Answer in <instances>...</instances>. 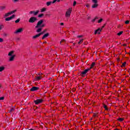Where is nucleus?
<instances>
[{
  "mask_svg": "<svg viewBox=\"0 0 130 130\" xmlns=\"http://www.w3.org/2000/svg\"><path fill=\"white\" fill-rule=\"evenodd\" d=\"M43 23V20L42 19L40 20L38 22L37 25L36 26V28H39L40 27L41 28H43L44 27H45V24H42Z\"/></svg>",
  "mask_w": 130,
  "mask_h": 130,
  "instance_id": "1",
  "label": "nucleus"
},
{
  "mask_svg": "<svg viewBox=\"0 0 130 130\" xmlns=\"http://www.w3.org/2000/svg\"><path fill=\"white\" fill-rule=\"evenodd\" d=\"M36 21H37V18H36V17H31L29 20L28 22L29 23H35V22H36Z\"/></svg>",
  "mask_w": 130,
  "mask_h": 130,
  "instance_id": "2",
  "label": "nucleus"
},
{
  "mask_svg": "<svg viewBox=\"0 0 130 130\" xmlns=\"http://www.w3.org/2000/svg\"><path fill=\"white\" fill-rule=\"evenodd\" d=\"M72 13V9L70 8L67 12L65 14L66 17L67 18H70L71 17V14Z\"/></svg>",
  "mask_w": 130,
  "mask_h": 130,
  "instance_id": "3",
  "label": "nucleus"
},
{
  "mask_svg": "<svg viewBox=\"0 0 130 130\" xmlns=\"http://www.w3.org/2000/svg\"><path fill=\"white\" fill-rule=\"evenodd\" d=\"M90 70V69H87L84 70L83 72H81V76H82V77H84V76H85V75H86V74H87V73H88V72H89Z\"/></svg>",
  "mask_w": 130,
  "mask_h": 130,
  "instance_id": "4",
  "label": "nucleus"
},
{
  "mask_svg": "<svg viewBox=\"0 0 130 130\" xmlns=\"http://www.w3.org/2000/svg\"><path fill=\"white\" fill-rule=\"evenodd\" d=\"M16 17V15L15 14L12 15L10 17H7L5 19V21H11V20H12V19H14Z\"/></svg>",
  "mask_w": 130,
  "mask_h": 130,
  "instance_id": "5",
  "label": "nucleus"
},
{
  "mask_svg": "<svg viewBox=\"0 0 130 130\" xmlns=\"http://www.w3.org/2000/svg\"><path fill=\"white\" fill-rule=\"evenodd\" d=\"M42 100L37 99L36 101H34V103L36 105L40 104V103H42Z\"/></svg>",
  "mask_w": 130,
  "mask_h": 130,
  "instance_id": "6",
  "label": "nucleus"
},
{
  "mask_svg": "<svg viewBox=\"0 0 130 130\" xmlns=\"http://www.w3.org/2000/svg\"><path fill=\"white\" fill-rule=\"evenodd\" d=\"M39 13V11L38 10L36 11V12L35 11L29 12V14H34V16H37Z\"/></svg>",
  "mask_w": 130,
  "mask_h": 130,
  "instance_id": "7",
  "label": "nucleus"
},
{
  "mask_svg": "<svg viewBox=\"0 0 130 130\" xmlns=\"http://www.w3.org/2000/svg\"><path fill=\"white\" fill-rule=\"evenodd\" d=\"M23 28H19L18 29H17L16 31L14 32V34H18V33H21L23 32Z\"/></svg>",
  "mask_w": 130,
  "mask_h": 130,
  "instance_id": "8",
  "label": "nucleus"
},
{
  "mask_svg": "<svg viewBox=\"0 0 130 130\" xmlns=\"http://www.w3.org/2000/svg\"><path fill=\"white\" fill-rule=\"evenodd\" d=\"M38 90H39V87L34 86L30 89V91L34 92L35 91H37Z\"/></svg>",
  "mask_w": 130,
  "mask_h": 130,
  "instance_id": "9",
  "label": "nucleus"
},
{
  "mask_svg": "<svg viewBox=\"0 0 130 130\" xmlns=\"http://www.w3.org/2000/svg\"><path fill=\"white\" fill-rule=\"evenodd\" d=\"M102 31V29L98 28L94 31V34H100V32Z\"/></svg>",
  "mask_w": 130,
  "mask_h": 130,
  "instance_id": "10",
  "label": "nucleus"
},
{
  "mask_svg": "<svg viewBox=\"0 0 130 130\" xmlns=\"http://www.w3.org/2000/svg\"><path fill=\"white\" fill-rule=\"evenodd\" d=\"M41 35H42V33H39L36 35V36H34L32 37V39H36V38H38Z\"/></svg>",
  "mask_w": 130,
  "mask_h": 130,
  "instance_id": "11",
  "label": "nucleus"
},
{
  "mask_svg": "<svg viewBox=\"0 0 130 130\" xmlns=\"http://www.w3.org/2000/svg\"><path fill=\"white\" fill-rule=\"evenodd\" d=\"M48 36H49V34L47 33L43 36V37L42 38V39L43 40L45 39V38H46V37H48Z\"/></svg>",
  "mask_w": 130,
  "mask_h": 130,
  "instance_id": "12",
  "label": "nucleus"
},
{
  "mask_svg": "<svg viewBox=\"0 0 130 130\" xmlns=\"http://www.w3.org/2000/svg\"><path fill=\"white\" fill-rule=\"evenodd\" d=\"M15 52V51H11L8 53L9 56H12L13 54H14V53Z\"/></svg>",
  "mask_w": 130,
  "mask_h": 130,
  "instance_id": "13",
  "label": "nucleus"
},
{
  "mask_svg": "<svg viewBox=\"0 0 130 130\" xmlns=\"http://www.w3.org/2000/svg\"><path fill=\"white\" fill-rule=\"evenodd\" d=\"M11 13L8 12L7 13H6L4 15V18H7V17H9V16H11Z\"/></svg>",
  "mask_w": 130,
  "mask_h": 130,
  "instance_id": "14",
  "label": "nucleus"
},
{
  "mask_svg": "<svg viewBox=\"0 0 130 130\" xmlns=\"http://www.w3.org/2000/svg\"><path fill=\"white\" fill-rule=\"evenodd\" d=\"M98 7V4L94 3V4L91 6V8H92V9H95V8H97Z\"/></svg>",
  "mask_w": 130,
  "mask_h": 130,
  "instance_id": "15",
  "label": "nucleus"
},
{
  "mask_svg": "<svg viewBox=\"0 0 130 130\" xmlns=\"http://www.w3.org/2000/svg\"><path fill=\"white\" fill-rule=\"evenodd\" d=\"M4 10H6V6H0V11H4Z\"/></svg>",
  "mask_w": 130,
  "mask_h": 130,
  "instance_id": "16",
  "label": "nucleus"
},
{
  "mask_svg": "<svg viewBox=\"0 0 130 130\" xmlns=\"http://www.w3.org/2000/svg\"><path fill=\"white\" fill-rule=\"evenodd\" d=\"M41 31H42V28H41V27L39 28L37 30V33H40V32H41Z\"/></svg>",
  "mask_w": 130,
  "mask_h": 130,
  "instance_id": "17",
  "label": "nucleus"
},
{
  "mask_svg": "<svg viewBox=\"0 0 130 130\" xmlns=\"http://www.w3.org/2000/svg\"><path fill=\"white\" fill-rule=\"evenodd\" d=\"M51 4H52V2H48L46 3V5L48 7H49Z\"/></svg>",
  "mask_w": 130,
  "mask_h": 130,
  "instance_id": "18",
  "label": "nucleus"
},
{
  "mask_svg": "<svg viewBox=\"0 0 130 130\" xmlns=\"http://www.w3.org/2000/svg\"><path fill=\"white\" fill-rule=\"evenodd\" d=\"M14 59L15 58H14V57H12V56H11L9 58V61H13V60H14Z\"/></svg>",
  "mask_w": 130,
  "mask_h": 130,
  "instance_id": "19",
  "label": "nucleus"
},
{
  "mask_svg": "<svg viewBox=\"0 0 130 130\" xmlns=\"http://www.w3.org/2000/svg\"><path fill=\"white\" fill-rule=\"evenodd\" d=\"M16 12H17V10H15L14 11L10 12V13L11 15H12L13 14H15V13H16Z\"/></svg>",
  "mask_w": 130,
  "mask_h": 130,
  "instance_id": "20",
  "label": "nucleus"
},
{
  "mask_svg": "<svg viewBox=\"0 0 130 130\" xmlns=\"http://www.w3.org/2000/svg\"><path fill=\"white\" fill-rule=\"evenodd\" d=\"M44 16V14H41L38 16V18H42Z\"/></svg>",
  "mask_w": 130,
  "mask_h": 130,
  "instance_id": "21",
  "label": "nucleus"
},
{
  "mask_svg": "<svg viewBox=\"0 0 130 130\" xmlns=\"http://www.w3.org/2000/svg\"><path fill=\"white\" fill-rule=\"evenodd\" d=\"M45 11H46V8H44L41 10V13H43V12H45Z\"/></svg>",
  "mask_w": 130,
  "mask_h": 130,
  "instance_id": "22",
  "label": "nucleus"
},
{
  "mask_svg": "<svg viewBox=\"0 0 130 130\" xmlns=\"http://www.w3.org/2000/svg\"><path fill=\"white\" fill-rule=\"evenodd\" d=\"M98 19H99L98 17H95V18H94V19L92 20L91 22H95V21H96V20H97Z\"/></svg>",
  "mask_w": 130,
  "mask_h": 130,
  "instance_id": "23",
  "label": "nucleus"
},
{
  "mask_svg": "<svg viewBox=\"0 0 130 130\" xmlns=\"http://www.w3.org/2000/svg\"><path fill=\"white\" fill-rule=\"evenodd\" d=\"M5 70V67H0V72H3Z\"/></svg>",
  "mask_w": 130,
  "mask_h": 130,
  "instance_id": "24",
  "label": "nucleus"
},
{
  "mask_svg": "<svg viewBox=\"0 0 130 130\" xmlns=\"http://www.w3.org/2000/svg\"><path fill=\"white\" fill-rule=\"evenodd\" d=\"M122 33H123V31H120L119 33H118L117 34V35H118V36H120V35H121V34H122Z\"/></svg>",
  "mask_w": 130,
  "mask_h": 130,
  "instance_id": "25",
  "label": "nucleus"
},
{
  "mask_svg": "<svg viewBox=\"0 0 130 130\" xmlns=\"http://www.w3.org/2000/svg\"><path fill=\"white\" fill-rule=\"evenodd\" d=\"M15 111V109H14V108H12L9 110V113H11V112H13V111Z\"/></svg>",
  "mask_w": 130,
  "mask_h": 130,
  "instance_id": "26",
  "label": "nucleus"
},
{
  "mask_svg": "<svg viewBox=\"0 0 130 130\" xmlns=\"http://www.w3.org/2000/svg\"><path fill=\"white\" fill-rule=\"evenodd\" d=\"M104 108H105V110H109L108 108H107V106H106V105H104Z\"/></svg>",
  "mask_w": 130,
  "mask_h": 130,
  "instance_id": "27",
  "label": "nucleus"
},
{
  "mask_svg": "<svg viewBox=\"0 0 130 130\" xmlns=\"http://www.w3.org/2000/svg\"><path fill=\"white\" fill-rule=\"evenodd\" d=\"M94 66H95V62H92V63L91 64V67H90V68H89V69H90V70H91V69H92V68H93V67H94Z\"/></svg>",
  "mask_w": 130,
  "mask_h": 130,
  "instance_id": "28",
  "label": "nucleus"
},
{
  "mask_svg": "<svg viewBox=\"0 0 130 130\" xmlns=\"http://www.w3.org/2000/svg\"><path fill=\"white\" fill-rule=\"evenodd\" d=\"M15 23L16 24L19 23V22H20V18H18V19H17L16 20H15Z\"/></svg>",
  "mask_w": 130,
  "mask_h": 130,
  "instance_id": "29",
  "label": "nucleus"
},
{
  "mask_svg": "<svg viewBox=\"0 0 130 130\" xmlns=\"http://www.w3.org/2000/svg\"><path fill=\"white\" fill-rule=\"evenodd\" d=\"M125 64H126V62H124L121 67H125Z\"/></svg>",
  "mask_w": 130,
  "mask_h": 130,
  "instance_id": "30",
  "label": "nucleus"
},
{
  "mask_svg": "<svg viewBox=\"0 0 130 130\" xmlns=\"http://www.w3.org/2000/svg\"><path fill=\"white\" fill-rule=\"evenodd\" d=\"M92 2L94 3V4H97L98 3V0H92Z\"/></svg>",
  "mask_w": 130,
  "mask_h": 130,
  "instance_id": "31",
  "label": "nucleus"
},
{
  "mask_svg": "<svg viewBox=\"0 0 130 130\" xmlns=\"http://www.w3.org/2000/svg\"><path fill=\"white\" fill-rule=\"evenodd\" d=\"M42 76H39L37 77V80H41Z\"/></svg>",
  "mask_w": 130,
  "mask_h": 130,
  "instance_id": "32",
  "label": "nucleus"
},
{
  "mask_svg": "<svg viewBox=\"0 0 130 130\" xmlns=\"http://www.w3.org/2000/svg\"><path fill=\"white\" fill-rule=\"evenodd\" d=\"M118 120H119V121H123V118H119Z\"/></svg>",
  "mask_w": 130,
  "mask_h": 130,
  "instance_id": "33",
  "label": "nucleus"
},
{
  "mask_svg": "<svg viewBox=\"0 0 130 130\" xmlns=\"http://www.w3.org/2000/svg\"><path fill=\"white\" fill-rule=\"evenodd\" d=\"M102 21H103V19L101 18V19H100L98 21V23H101V22H102Z\"/></svg>",
  "mask_w": 130,
  "mask_h": 130,
  "instance_id": "34",
  "label": "nucleus"
},
{
  "mask_svg": "<svg viewBox=\"0 0 130 130\" xmlns=\"http://www.w3.org/2000/svg\"><path fill=\"white\" fill-rule=\"evenodd\" d=\"M82 42H83V39L80 40V41L78 42V44H81Z\"/></svg>",
  "mask_w": 130,
  "mask_h": 130,
  "instance_id": "35",
  "label": "nucleus"
},
{
  "mask_svg": "<svg viewBox=\"0 0 130 130\" xmlns=\"http://www.w3.org/2000/svg\"><path fill=\"white\" fill-rule=\"evenodd\" d=\"M76 5H77V2L74 1V3H73V6H74V7H75V6H76Z\"/></svg>",
  "mask_w": 130,
  "mask_h": 130,
  "instance_id": "36",
  "label": "nucleus"
},
{
  "mask_svg": "<svg viewBox=\"0 0 130 130\" xmlns=\"http://www.w3.org/2000/svg\"><path fill=\"white\" fill-rule=\"evenodd\" d=\"M125 24H129V21L127 20V21H125Z\"/></svg>",
  "mask_w": 130,
  "mask_h": 130,
  "instance_id": "37",
  "label": "nucleus"
},
{
  "mask_svg": "<svg viewBox=\"0 0 130 130\" xmlns=\"http://www.w3.org/2000/svg\"><path fill=\"white\" fill-rule=\"evenodd\" d=\"M45 32H46V29L44 30L43 31H42V32H40V33H42V34H44V33H45Z\"/></svg>",
  "mask_w": 130,
  "mask_h": 130,
  "instance_id": "38",
  "label": "nucleus"
},
{
  "mask_svg": "<svg viewBox=\"0 0 130 130\" xmlns=\"http://www.w3.org/2000/svg\"><path fill=\"white\" fill-rule=\"evenodd\" d=\"M0 42L1 43L4 42V40L2 38H0Z\"/></svg>",
  "mask_w": 130,
  "mask_h": 130,
  "instance_id": "39",
  "label": "nucleus"
},
{
  "mask_svg": "<svg viewBox=\"0 0 130 130\" xmlns=\"http://www.w3.org/2000/svg\"><path fill=\"white\" fill-rule=\"evenodd\" d=\"M4 99H5V97L4 96H2L0 98V100H4Z\"/></svg>",
  "mask_w": 130,
  "mask_h": 130,
  "instance_id": "40",
  "label": "nucleus"
},
{
  "mask_svg": "<svg viewBox=\"0 0 130 130\" xmlns=\"http://www.w3.org/2000/svg\"><path fill=\"white\" fill-rule=\"evenodd\" d=\"M64 41H66V40H61V41L60 42V44H61V42H64Z\"/></svg>",
  "mask_w": 130,
  "mask_h": 130,
  "instance_id": "41",
  "label": "nucleus"
},
{
  "mask_svg": "<svg viewBox=\"0 0 130 130\" xmlns=\"http://www.w3.org/2000/svg\"><path fill=\"white\" fill-rule=\"evenodd\" d=\"M77 37H78V38H81L83 37V36H78Z\"/></svg>",
  "mask_w": 130,
  "mask_h": 130,
  "instance_id": "42",
  "label": "nucleus"
},
{
  "mask_svg": "<svg viewBox=\"0 0 130 130\" xmlns=\"http://www.w3.org/2000/svg\"><path fill=\"white\" fill-rule=\"evenodd\" d=\"M19 0H13V2L14 3H17V2H18Z\"/></svg>",
  "mask_w": 130,
  "mask_h": 130,
  "instance_id": "43",
  "label": "nucleus"
},
{
  "mask_svg": "<svg viewBox=\"0 0 130 130\" xmlns=\"http://www.w3.org/2000/svg\"><path fill=\"white\" fill-rule=\"evenodd\" d=\"M56 2V0H54L53 2H52V4H54Z\"/></svg>",
  "mask_w": 130,
  "mask_h": 130,
  "instance_id": "44",
  "label": "nucleus"
},
{
  "mask_svg": "<svg viewBox=\"0 0 130 130\" xmlns=\"http://www.w3.org/2000/svg\"><path fill=\"white\" fill-rule=\"evenodd\" d=\"M105 25H106V24H105L104 25V26H102V28H101V29H103V28H104V27H105Z\"/></svg>",
  "mask_w": 130,
  "mask_h": 130,
  "instance_id": "45",
  "label": "nucleus"
},
{
  "mask_svg": "<svg viewBox=\"0 0 130 130\" xmlns=\"http://www.w3.org/2000/svg\"><path fill=\"white\" fill-rule=\"evenodd\" d=\"M56 2H57L58 3H59L60 2V0H55Z\"/></svg>",
  "mask_w": 130,
  "mask_h": 130,
  "instance_id": "46",
  "label": "nucleus"
},
{
  "mask_svg": "<svg viewBox=\"0 0 130 130\" xmlns=\"http://www.w3.org/2000/svg\"><path fill=\"white\" fill-rule=\"evenodd\" d=\"M12 57H13V58H15V57H16V55H13Z\"/></svg>",
  "mask_w": 130,
  "mask_h": 130,
  "instance_id": "47",
  "label": "nucleus"
},
{
  "mask_svg": "<svg viewBox=\"0 0 130 130\" xmlns=\"http://www.w3.org/2000/svg\"><path fill=\"white\" fill-rule=\"evenodd\" d=\"M60 25H61V26H63L64 24H63V23H61Z\"/></svg>",
  "mask_w": 130,
  "mask_h": 130,
  "instance_id": "48",
  "label": "nucleus"
},
{
  "mask_svg": "<svg viewBox=\"0 0 130 130\" xmlns=\"http://www.w3.org/2000/svg\"><path fill=\"white\" fill-rule=\"evenodd\" d=\"M4 36L7 37L8 36V35L7 34H4Z\"/></svg>",
  "mask_w": 130,
  "mask_h": 130,
  "instance_id": "49",
  "label": "nucleus"
},
{
  "mask_svg": "<svg viewBox=\"0 0 130 130\" xmlns=\"http://www.w3.org/2000/svg\"><path fill=\"white\" fill-rule=\"evenodd\" d=\"M86 6L87 7V8H89V5H86Z\"/></svg>",
  "mask_w": 130,
  "mask_h": 130,
  "instance_id": "50",
  "label": "nucleus"
},
{
  "mask_svg": "<svg viewBox=\"0 0 130 130\" xmlns=\"http://www.w3.org/2000/svg\"><path fill=\"white\" fill-rule=\"evenodd\" d=\"M123 46H126V44H123Z\"/></svg>",
  "mask_w": 130,
  "mask_h": 130,
  "instance_id": "51",
  "label": "nucleus"
},
{
  "mask_svg": "<svg viewBox=\"0 0 130 130\" xmlns=\"http://www.w3.org/2000/svg\"><path fill=\"white\" fill-rule=\"evenodd\" d=\"M46 16H50V14H46Z\"/></svg>",
  "mask_w": 130,
  "mask_h": 130,
  "instance_id": "52",
  "label": "nucleus"
},
{
  "mask_svg": "<svg viewBox=\"0 0 130 130\" xmlns=\"http://www.w3.org/2000/svg\"><path fill=\"white\" fill-rule=\"evenodd\" d=\"M17 40H20V38H17Z\"/></svg>",
  "mask_w": 130,
  "mask_h": 130,
  "instance_id": "53",
  "label": "nucleus"
},
{
  "mask_svg": "<svg viewBox=\"0 0 130 130\" xmlns=\"http://www.w3.org/2000/svg\"><path fill=\"white\" fill-rule=\"evenodd\" d=\"M0 30H2V27L0 26Z\"/></svg>",
  "mask_w": 130,
  "mask_h": 130,
  "instance_id": "54",
  "label": "nucleus"
},
{
  "mask_svg": "<svg viewBox=\"0 0 130 130\" xmlns=\"http://www.w3.org/2000/svg\"><path fill=\"white\" fill-rule=\"evenodd\" d=\"M0 88H2V85L0 84Z\"/></svg>",
  "mask_w": 130,
  "mask_h": 130,
  "instance_id": "55",
  "label": "nucleus"
},
{
  "mask_svg": "<svg viewBox=\"0 0 130 130\" xmlns=\"http://www.w3.org/2000/svg\"><path fill=\"white\" fill-rule=\"evenodd\" d=\"M43 43H46V42H43Z\"/></svg>",
  "mask_w": 130,
  "mask_h": 130,
  "instance_id": "56",
  "label": "nucleus"
},
{
  "mask_svg": "<svg viewBox=\"0 0 130 130\" xmlns=\"http://www.w3.org/2000/svg\"><path fill=\"white\" fill-rule=\"evenodd\" d=\"M89 19H90V17H88V20H89Z\"/></svg>",
  "mask_w": 130,
  "mask_h": 130,
  "instance_id": "57",
  "label": "nucleus"
},
{
  "mask_svg": "<svg viewBox=\"0 0 130 130\" xmlns=\"http://www.w3.org/2000/svg\"><path fill=\"white\" fill-rule=\"evenodd\" d=\"M114 130H118V129H115Z\"/></svg>",
  "mask_w": 130,
  "mask_h": 130,
  "instance_id": "58",
  "label": "nucleus"
},
{
  "mask_svg": "<svg viewBox=\"0 0 130 130\" xmlns=\"http://www.w3.org/2000/svg\"><path fill=\"white\" fill-rule=\"evenodd\" d=\"M73 33H75V31H73Z\"/></svg>",
  "mask_w": 130,
  "mask_h": 130,
  "instance_id": "59",
  "label": "nucleus"
}]
</instances>
